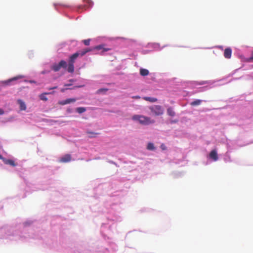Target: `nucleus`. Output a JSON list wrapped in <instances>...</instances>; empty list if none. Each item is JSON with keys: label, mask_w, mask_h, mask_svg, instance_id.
Returning <instances> with one entry per match:
<instances>
[{"label": "nucleus", "mask_w": 253, "mask_h": 253, "mask_svg": "<svg viewBox=\"0 0 253 253\" xmlns=\"http://www.w3.org/2000/svg\"><path fill=\"white\" fill-rule=\"evenodd\" d=\"M132 119L133 121H138L139 124L144 126L152 124L155 122L154 120L143 115H135L132 116Z\"/></svg>", "instance_id": "f257e3e1"}, {"label": "nucleus", "mask_w": 253, "mask_h": 253, "mask_svg": "<svg viewBox=\"0 0 253 253\" xmlns=\"http://www.w3.org/2000/svg\"><path fill=\"white\" fill-rule=\"evenodd\" d=\"M153 115L158 116L162 115L164 114V108L160 105H152L149 107Z\"/></svg>", "instance_id": "f03ea898"}, {"label": "nucleus", "mask_w": 253, "mask_h": 253, "mask_svg": "<svg viewBox=\"0 0 253 253\" xmlns=\"http://www.w3.org/2000/svg\"><path fill=\"white\" fill-rule=\"evenodd\" d=\"M90 51H91L90 49H85L74 53L70 56L69 62L70 63L74 64L75 60L79 56H83L84 55H85L87 52Z\"/></svg>", "instance_id": "7ed1b4c3"}, {"label": "nucleus", "mask_w": 253, "mask_h": 253, "mask_svg": "<svg viewBox=\"0 0 253 253\" xmlns=\"http://www.w3.org/2000/svg\"><path fill=\"white\" fill-rule=\"evenodd\" d=\"M71 155L70 154H66L60 158L59 162L61 163H67L71 161Z\"/></svg>", "instance_id": "20e7f679"}, {"label": "nucleus", "mask_w": 253, "mask_h": 253, "mask_svg": "<svg viewBox=\"0 0 253 253\" xmlns=\"http://www.w3.org/2000/svg\"><path fill=\"white\" fill-rule=\"evenodd\" d=\"M23 78V76L19 75V76L15 77H13L9 80H7L6 81H5L3 82V83L6 85H9V84H10L11 82L16 81V80H17L19 79H22Z\"/></svg>", "instance_id": "39448f33"}, {"label": "nucleus", "mask_w": 253, "mask_h": 253, "mask_svg": "<svg viewBox=\"0 0 253 253\" xmlns=\"http://www.w3.org/2000/svg\"><path fill=\"white\" fill-rule=\"evenodd\" d=\"M76 99L75 98H68L65 100L60 101L58 102V104L61 105H64L67 104H69L72 102H75Z\"/></svg>", "instance_id": "423d86ee"}, {"label": "nucleus", "mask_w": 253, "mask_h": 253, "mask_svg": "<svg viewBox=\"0 0 253 253\" xmlns=\"http://www.w3.org/2000/svg\"><path fill=\"white\" fill-rule=\"evenodd\" d=\"M210 157L214 161H216L218 160V156L217 152L215 150H212L210 153Z\"/></svg>", "instance_id": "0eeeda50"}, {"label": "nucleus", "mask_w": 253, "mask_h": 253, "mask_svg": "<svg viewBox=\"0 0 253 253\" xmlns=\"http://www.w3.org/2000/svg\"><path fill=\"white\" fill-rule=\"evenodd\" d=\"M232 50L230 48H226L224 50V56L225 58L229 59L231 57Z\"/></svg>", "instance_id": "6e6552de"}, {"label": "nucleus", "mask_w": 253, "mask_h": 253, "mask_svg": "<svg viewBox=\"0 0 253 253\" xmlns=\"http://www.w3.org/2000/svg\"><path fill=\"white\" fill-rule=\"evenodd\" d=\"M17 102L20 106V109L21 110H25L26 109V105L24 101L21 99H18Z\"/></svg>", "instance_id": "1a4fd4ad"}, {"label": "nucleus", "mask_w": 253, "mask_h": 253, "mask_svg": "<svg viewBox=\"0 0 253 253\" xmlns=\"http://www.w3.org/2000/svg\"><path fill=\"white\" fill-rule=\"evenodd\" d=\"M3 161L5 164L9 165L13 167L16 166L15 162L12 160L3 159Z\"/></svg>", "instance_id": "9d476101"}, {"label": "nucleus", "mask_w": 253, "mask_h": 253, "mask_svg": "<svg viewBox=\"0 0 253 253\" xmlns=\"http://www.w3.org/2000/svg\"><path fill=\"white\" fill-rule=\"evenodd\" d=\"M67 71L68 72L72 73L74 72V64L70 63L69 62L68 65L67 66Z\"/></svg>", "instance_id": "9b49d317"}, {"label": "nucleus", "mask_w": 253, "mask_h": 253, "mask_svg": "<svg viewBox=\"0 0 253 253\" xmlns=\"http://www.w3.org/2000/svg\"><path fill=\"white\" fill-rule=\"evenodd\" d=\"M143 99L146 101H149L150 102H155L157 101V99L154 97H144Z\"/></svg>", "instance_id": "f8f14e48"}, {"label": "nucleus", "mask_w": 253, "mask_h": 253, "mask_svg": "<svg viewBox=\"0 0 253 253\" xmlns=\"http://www.w3.org/2000/svg\"><path fill=\"white\" fill-rule=\"evenodd\" d=\"M61 69L59 64H54L51 66V69L55 72H57Z\"/></svg>", "instance_id": "ddd939ff"}, {"label": "nucleus", "mask_w": 253, "mask_h": 253, "mask_svg": "<svg viewBox=\"0 0 253 253\" xmlns=\"http://www.w3.org/2000/svg\"><path fill=\"white\" fill-rule=\"evenodd\" d=\"M140 74L142 76H146L149 74V71L145 69H141L140 70Z\"/></svg>", "instance_id": "4468645a"}, {"label": "nucleus", "mask_w": 253, "mask_h": 253, "mask_svg": "<svg viewBox=\"0 0 253 253\" xmlns=\"http://www.w3.org/2000/svg\"><path fill=\"white\" fill-rule=\"evenodd\" d=\"M167 113L168 115L171 117H173L175 115V112L171 107H169V108H168Z\"/></svg>", "instance_id": "2eb2a0df"}, {"label": "nucleus", "mask_w": 253, "mask_h": 253, "mask_svg": "<svg viewBox=\"0 0 253 253\" xmlns=\"http://www.w3.org/2000/svg\"><path fill=\"white\" fill-rule=\"evenodd\" d=\"M50 94V93H49V92L43 93L40 95V98L42 100L47 101V98L45 96V95L47 94Z\"/></svg>", "instance_id": "dca6fc26"}, {"label": "nucleus", "mask_w": 253, "mask_h": 253, "mask_svg": "<svg viewBox=\"0 0 253 253\" xmlns=\"http://www.w3.org/2000/svg\"><path fill=\"white\" fill-rule=\"evenodd\" d=\"M202 101L201 100L197 99V100H194V101H192V102H191L190 105L191 106L199 105L200 104H201Z\"/></svg>", "instance_id": "f3484780"}, {"label": "nucleus", "mask_w": 253, "mask_h": 253, "mask_svg": "<svg viewBox=\"0 0 253 253\" xmlns=\"http://www.w3.org/2000/svg\"><path fill=\"white\" fill-rule=\"evenodd\" d=\"M94 48L95 49H97V50H100V49H102L103 52L107 51L110 50V49L108 48H103V45H97V46H95Z\"/></svg>", "instance_id": "a211bd4d"}, {"label": "nucleus", "mask_w": 253, "mask_h": 253, "mask_svg": "<svg viewBox=\"0 0 253 253\" xmlns=\"http://www.w3.org/2000/svg\"><path fill=\"white\" fill-rule=\"evenodd\" d=\"M59 66H60L61 68H66L67 67V64L66 61L64 60H61L59 63Z\"/></svg>", "instance_id": "6ab92c4d"}, {"label": "nucleus", "mask_w": 253, "mask_h": 253, "mask_svg": "<svg viewBox=\"0 0 253 253\" xmlns=\"http://www.w3.org/2000/svg\"><path fill=\"white\" fill-rule=\"evenodd\" d=\"M76 110L78 113H79V114H81L84 112L86 111V109L84 107H80L77 108Z\"/></svg>", "instance_id": "aec40b11"}, {"label": "nucleus", "mask_w": 253, "mask_h": 253, "mask_svg": "<svg viewBox=\"0 0 253 253\" xmlns=\"http://www.w3.org/2000/svg\"><path fill=\"white\" fill-rule=\"evenodd\" d=\"M155 146L154 145V144L151 142L148 143L147 149L149 150H155Z\"/></svg>", "instance_id": "412c9836"}, {"label": "nucleus", "mask_w": 253, "mask_h": 253, "mask_svg": "<svg viewBox=\"0 0 253 253\" xmlns=\"http://www.w3.org/2000/svg\"><path fill=\"white\" fill-rule=\"evenodd\" d=\"M108 90L107 88H100L96 91V93L100 94L102 92H106Z\"/></svg>", "instance_id": "4be33fe9"}, {"label": "nucleus", "mask_w": 253, "mask_h": 253, "mask_svg": "<svg viewBox=\"0 0 253 253\" xmlns=\"http://www.w3.org/2000/svg\"><path fill=\"white\" fill-rule=\"evenodd\" d=\"M84 1L88 5V7H91L93 5V2L91 0H84Z\"/></svg>", "instance_id": "5701e85b"}, {"label": "nucleus", "mask_w": 253, "mask_h": 253, "mask_svg": "<svg viewBox=\"0 0 253 253\" xmlns=\"http://www.w3.org/2000/svg\"><path fill=\"white\" fill-rule=\"evenodd\" d=\"M87 133L90 135H89V137H94L96 136V135L98 134L97 133H94L91 131H87Z\"/></svg>", "instance_id": "b1692460"}, {"label": "nucleus", "mask_w": 253, "mask_h": 253, "mask_svg": "<svg viewBox=\"0 0 253 253\" xmlns=\"http://www.w3.org/2000/svg\"><path fill=\"white\" fill-rule=\"evenodd\" d=\"M83 42L84 43V44L85 45H88L90 43V40L89 39L84 40L83 41Z\"/></svg>", "instance_id": "393cba45"}, {"label": "nucleus", "mask_w": 253, "mask_h": 253, "mask_svg": "<svg viewBox=\"0 0 253 253\" xmlns=\"http://www.w3.org/2000/svg\"><path fill=\"white\" fill-rule=\"evenodd\" d=\"M247 61L249 62L253 61V51L252 52L251 56L248 59Z\"/></svg>", "instance_id": "a878e982"}, {"label": "nucleus", "mask_w": 253, "mask_h": 253, "mask_svg": "<svg viewBox=\"0 0 253 253\" xmlns=\"http://www.w3.org/2000/svg\"><path fill=\"white\" fill-rule=\"evenodd\" d=\"M161 148L163 150H166L167 149V147L164 144H162L161 145Z\"/></svg>", "instance_id": "bb28decb"}, {"label": "nucleus", "mask_w": 253, "mask_h": 253, "mask_svg": "<svg viewBox=\"0 0 253 253\" xmlns=\"http://www.w3.org/2000/svg\"><path fill=\"white\" fill-rule=\"evenodd\" d=\"M132 98H134V99H140V97L138 95H136V96H133L132 97Z\"/></svg>", "instance_id": "cd10ccee"}, {"label": "nucleus", "mask_w": 253, "mask_h": 253, "mask_svg": "<svg viewBox=\"0 0 253 253\" xmlns=\"http://www.w3.org/2000/svg\"><path fill=\"white\" fill-rule=\"evenodd\" d=\"M57 88V86H55L54 87H51V88H49L48 89L49 90H51V89H56Z\"/></svg>", "instance_id": "c85d7f7f"}, {"label": "nucleus", "mask_w": 253, "mask_h": 253, "mask_svg": "<svg viewBox=\"0 0 253 253\" xmlns=\"http://www.w3.org/2000/svg\"><path fill=\"white\" fill-rule=\"evenodd\" d=\"M4 113V111L2 109H0V115H2Z\"/></svg>", "instance_id": "c756f323"}, {"label": "nucleus", "mask_w": 253, "mask_h": 253, "mask_svg": "<svg viewBox=\"0 0 253 253\" xmlns=\"http://www.w3.org/2000/svg\"><path fill=\"white\" fill-rule=\"evenodd\" d=\"M3 159H4V158L2 157V156L1 155H0V159H1V160H3Z\"/></svg>", "instance_id": "7c9ffc66"}, {"label": "nucleus", "mask_w": 253, "mask_h": 253, "mask_svg": "<svg viewBox=\"0 0 253 253\" xmlns=\"http://www.w3.org/2000/svg\"><path fill=\"white\" fill-rule=\"evenodd\" d=\"M69 85H71V84H65V86H69Z\"/></svg>", "instance_id": "2f4dec72"}, {"label": "nucleus", "mask_w": 253, "mask_h": 253, "mask_svg": "<svg viewBox=\"0 0 253 253\" xmlns=\"http://www.w3.org/2000/svg\"><path fill=\"white\" fill-rule=\"evenodd\" d=\"M66 89L63 88L61 90L62 92H64Z\"/></svg>", "instance_id": "473e14b6"}]
</instances>
